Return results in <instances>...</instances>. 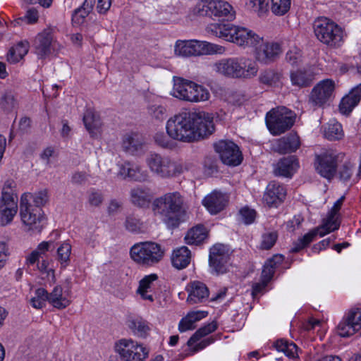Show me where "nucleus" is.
Listing matches in <instances>:
<instances>
[{"label":"nucleus","instance_id":"680f3d73","mask_svg":"<svg viewBox=\"0 0 361 361\" xmlns=\"http://www.w3.org/2000/svg\"><path fill=\"white\" fill-rule=\"evenodd\" d=\"M240 216L245 224H250L255 219L256 212L254 209L244 207L240 211Z\"/></svg>","mask_w":361,"mask_h":361},{"label":"nucleus","instance_id":"72a5a7b5","mask_svg":"<svg viewBox=\"0 0 361 361\" xmlns=\"http://www.w3.org/2000/svg\"><path fill=\"white\" fill-rule=\"evenodd\" d=\"M191 252L189 249L183 246L175 250L171 257L173 266L178 269H183L190 262Z\"/></svg>","mask_w":361,"mask_h":361},{"label":"nucleus","instance_id":"39448f33","mask_svg":"<svg viewBox=\"0 0 361 361\" xmlns=\"http://www.w3.org/2000/svg\"><path fill=\"white\" fill-rule=\"evenodd\" d=\"M164 250L158 243L145 241L135 244L130 250L131 259L138 265L150 267L163 258Z\"/></svg>","mask_w":361,"mask_h":361},{"label":"nucleus","instance_id":"dca6fc26","mask_svg":"<svg viewBox=\"0 0 361 361\" xmlns=\"http://www.w3.org/2000/svg\"><path fill=\"white\" fill-rule=\"evenodd\" d=\"M118 176L123 179H130L133 181L144 183L150 180V176L147 170L143 169L139 164L126 161L118 165Z\"/></svg>","mask_w":361,"mask_h":361},{"label":"nucleus","instance_id":"2f4dec72","mask_svg":"<svg viewBox=\"0 0 361 361\" xmlns=\"http://www.w3.org/2000/svg\"><path fill=\"white\" fill-rule=\"evenodd\" d=\"M49 192L47 189H42L34 193L26 192L22 195L20 200L32 204L34 207L42 209L49 202Z\"/></svg>","mask_w":361,"mask_h":361},{"label":"nucleus","instance_id":"4468645a","mask_svg":"<svg viewBox=\"0 0 361 361\" xmlns=\"http://www.w3.org/2000/svg\"><path fill=\"white\" fill-rule=\"evenodd\" d=\"M339 155L332 149L325 150L315 157V169L323 177L331 179L336 173Z\"/></svg>","mask_w":361,"mask_h":361},{"label":"nucleus","instance_id":"9b49d317","mask_svg":"<svg viewBox=\"0 0 361 361\" xmlns=\"http://www.w3.org/2000/svg\"><path fill=\"white\" fill-rule=\"evenodd\" d=\"M20 216L23 224L28 230L40 232L42 229L44 219L43 211L39 207H34L32 204L26 202H20Z\"/></svg>","mask_w":361,"mask_h":361},{"label":"nucleus","instance_id":"052dcab7","mask_svg":"<svg viewBox=\"0 0 361 361\" xmlns=\"http://www.w3.org/2000/svg\"><path fill=\"white\" fill-rule=\"evenodd\" d=\"M104 197L101 192L94 189L92 190L88 195V202L92 207H99L103 202Z\"/></svg>","mask_w":361,"mask_h":361},{"label":"nucleus","instance_id":"79ce46f5","mask_svg":"<svg viewBox=\"0 0 361 361\" xmlns=\"http://www.w3.org/2000/svg\"><path fill=\"white\" fill-rule=\"evenodd\" d=\"M305 56L299 47H290L286 54V61L293 66H298L305 61Z\"/></svg>","mask_w":361,"mask_h":361},{"label":"nucleus","instance_id":"ddd939ff","mask_svg":"<svg viewBox=\"0 0 361 361\" xmlns=\"http://www.w3.org/2000/svg\"><path fill=\"white\" fill-rule=\"evenodd\" d=\"M214 148L224 164L235 166L242 162V153L233 142L220 140L214 144Z\"/></svg>","mask_w":361,"mask_h":361},{"label":"nucleus","instance_id":"e433bc0d","mask_svg":"<svg viewBox=\"0 0 361 361\" xmlns=\"http://www.w3.org/2000/svg\"><path fill=\"white\" fill-rule=\"evenodd\" d=\"M282 73L276 70L267 68L261 71L259 82L269 87H276L281 83Z\"/></svg>","mask_w":361,"mask_h":361},{"label":"nucleus","instance_id":"f704fd0d","mask_svg":"<svg viewBox=\"0 0 361 361\" xmlns=\"http://www.w3.org/2000/svg\"><path fill=\"white\" fill-rule=\"evenodd\" d=\"M83 122L86 129L92 136H95L100 132L102 122L99 116L92 110L87 109L83 116Z\"/></svg>","mask_w":361,"mask_h":361},{"label":"nucleus","instance_id":"603ef678","mask_svg":"<svg viewBox=\"0 0 361 361\" xmlns=\"http://www.w3.org/2000/svg\"><path fill=\"white\" fill-rule=\"evenodd\" d=\"M36 42L39 45H51L56 42L54 35V30L51 28H46L42 32L39 33L36 37Z\"/></svg>","mask_w":361,"mask_h":361},{"label":"nucleus","instance_id":"f3484780","mask_svg":"<svg viewBox=\"0 0 361 361\" xmlns=\"http://www.w3.org/2000/svg\"><path fill=\"white\" fill-rule=\"evenodd\" d=\"M286 196L285 187L276 182L271 181L267 186L263 196L264 202L269 207H277Z\"/></svg>","mask_w":361,"mask_h":361},{"label":"nucleus","instance_id":"6e6552de","mask_svg":"<svg viewBox=\"0 0 361 361\" xmlns=\"http://www.w3.org/2000/svg\"><path fill=\"white\" fill-rule=\"evenodd\" d=\"M194 11L200 16L218 17L231 20L235 11L232 6L223 0H202L197 4Z\"/></svg>","mask_w":361,"mask_h":361},{"label":"nucleus","instance_id":"de8ad7c7","mask_svg":"<svg viewBox=\"0 0 361 361\" xmlns=\"http://www.w3.org/2000/svg\"><path fill=\"white\" fill-rule=\"evenodd\" d=\"M192 88V94L193 98H192V102L197 103L209 100L210 93L206 87L194 82Z\"/></svg>","mask_w":361,"mask_h":361},{"label":"nucleus","instance_id":"13d9d810","mask_svg":"<svg viewBox=\"0 0 361 361\" xmlns=\"http://www.w3.org/2000/svg\"><path fill=\"white\" fill-rule=\"evenodd\" d=\"M345 315L352 325L358 326L357 329L361 333V308H352Z\"/></svg>","mask_w":361,"mask_h":361},{"label":"nucleus","instance_id":"a18cd8bd","mask_svg":"<svg viewBox=\"0 0 361 361\" xmlns=\"http://www.w3.org/2000/svg\"><path fill=\"white\" fill-rule=\"evenodd\" d=\"M128 326L134 334L140 337H145L149 331L147 322L142 318H136L130 320Z\"/></svg>","mask_w":361,"mask_h":361},{"label":"nucleus","instance_id":"69168bd1","mask_svg":"<svg viewBox=\"0 0 361 361\" xmlns=\"http://www.w3.org/2000/svg\"><path fill=\"white\" fill-rule=\"evenodd\" d=\"M8 255L7 244L5 242L0 241V270L5 266Z\"/></svg>","mask_w":361,"mask_h":361},{"label":"nucleus","instance_id":"49530a36","mask_svg":"<svg viewBox=\"0 0 361 361\" xmlns=\"http://www.w3.org/2000/svg\"><path fill=\"white\" fill-rule=\"evenodd\" d=\"M324 136L329 140H340L343 137L341 125L338 122L329 123L324 130Z\"/></svg>","mask_w":361,"mask_h":361},{"label":"nucleus","instance_id":"a19ab883","mask_svg":"<svg viewBox=\"0 0 361 361\" xmlns=\"http://www.w3.org/2000/svg\"><path fill=\"white\" fill-rule=\"evenodd\" d=\"M274 347L279 351L283 353L290 358L298 357V347L293 342L284 339H279L274 343Z\"/></svg>","mask_w":361,"mask_h":361},{"label":"nucleus","instance_id":"9d476101","mask_svg":"<svg viewBox=\"0 0 361 361\" xmlns=\"http://www.w3.org/2000/svg\"><path fill=\"white\" fill-rule=\"evenodd\" d=\"M114 348L123 361H145L149 355L145 347L132 339L118 340Z\"/></svg>","mask_w":361,"mask_h":361},{"label":"nucleus","instance_id":"338daca9","mask_svg":"<svg viewBox=\"0 0 361 361\" xmlns=\"http://www.w3.org/2000/svg\"><path fill=\"white\" fill-rule=\"evenodd\" d=\"M89 14V13L86 12V11L83 10L81 7H80L75 10L72 16V20L74 23L80 25L83 22L84 19Z\"/></svg>","mask_w":361,"mask_h":361},{"label":"nucleus","instance_id":"e2e57ef3","mask_svg":"<svg viewBox=\"0 0 361 361\" xmlns=\"http://www.w3.org/2000/svg\"><path fill=\"white\" fill-rule=\"evenodd\" d=\"M353 173V165L350 162L344 163L338 171L340 179L343 181L348 180Z\"/></svg>","mask_w":361,"mask_h":361},{"label":"nucleus","instance_id":"3c124183","mask_svg":"<svg viewBox=\"0 0 361 361\" xmlns=\"http://www.w3.org/2000/svg\"><path fill=\"white\" fill-rule=\"evenodd\" d=\"M278 237L279 235L276 231H269L263 233L259 248L266 250L271 249L275 245Z\"/></svg>","mask_w":361,"mask_h":361},{"label":"nucleus","instance_id":"c85d7f7f","mask_svg":"<svg viewBox=\"0 0 361 361\" xmlns=\"http://www.w3.org/2000/svg\"><path fill=\"white\" fill-rule=\"evenodd\" d=\"M258 71L259 66L255 61L250 58L239 57V79L254 78L257 75Z\"/></svg>","mask_w":361,"mask_h":361},{"label":"nucleus","instance_id":"37998d69","mask_svg":"<svg viewBox=\"0 0 361 361\" xmlns=\"http://www.w3.org/2000/svg\"><path fill=\"white\" fill-rule=\"evenodd\" d=\"M71 245L67 242H63L57 248L56 259L60 263L61 268H66L70 263Z\"/></svg>","mask_w":361,"mask_h":361},{"label":"nucleus","instance_id":"ea45409f","mask_svg":"<svg viewBox=\"0 0 361 361\" xmlns=\"http://www.w3.org/2000/svg\"><path fill=\"white\" fill-rule=\"evenodd\" d=\"M216 329L217 324L216 322H212L207 324L195 332V334L188 341L187 345L189 347H191L194 343L199 341L203 337L207 336V335L215 331Z\"/></svg>","mask_w":361,"mask_h":361},{"label":"nucleus","instance_id":"20e7f679","mask_svg":"<svg viewBox=\"0 0 361 361\" xmlns=\"http://www.w3.org/2000/svg\"><path fill=\"white\" fill-rule=\"evenodd\" d=\"M145 163L152 173L161 178L176 177L186 169L183 163L154 152H151L146 157Z\"/></svg>","mask_w":361,"mask_h":361},{"label":"nucleus","instance_id":"423d86ee","mask_svg":"<svg viewBox=\"0 0 361 361\" xmlns=\"http://www.w3.org/2000/svg\"><path fill=\"white\" fill-rule=\"evenodd\" d=\"M295 114L285 106L271 109L266 115V123L273 135H279L289 130L294 124Z\"/></svg>","mask_w":361,"mask_h":361},{"label":"nucleus","instance_id":"7ed1b4c3","mask_svg":"<svg viewBox=\"0 0 361 361\" xmlns=\"http://www.w3.org/2000/svg\"><path fill=\"white\" fill-rule=\"evenodd\" d=\"M154 204L162 209L165 216L164 221L169 227H177L184 221L186 209L183 197L179 192H168L156 199Z\"/></svg>","mask_w":361,"mask_h":361},{"label":"nucleus","instance_id":"bf43d9fd","mask_svg":"<svg viewBox=\"0 0 361 361\" xmlns=\"http://www.w3.org/2000/svg\"><path fill=\"white\" fill-rule=\"evenodd\" d=\"M170 138L163 132L157 133L154 137L155 142L161 147L166 149H171L173 147V143Z\"/></svg>","mask_w":361,"mask_h":361},{"label":"nucleus","instance_id":"c9c22d12","mask_svg":"<svg viewBox=\"0 0 361 361\" xmlns=\"http://www.w3.org/2000/svg\"><path fill=\"white\" fill-rule=\"evenodd\" d=\"M208 232L203 225H197L190 228L185 236L188 245H199L207 237Z\"/></svg>","mask_w":361,"mask_h":361},{"label":"nucleus","instance_id":"393cba45","mask_svg":"<svg viewBox=\"0 0 361 361\" xmlns=\"http://www.w3.org/2000/svg\"><path fill=\"white\" fill-rule=\"evenodd\" d=\"M299 163L295 156H288L281 159L275 165L274 173L276 176L291 177L298 170Z\"/></svg>","mask_w":361,"mask_h":361},{"label":"nucleus","instance_id":"c756f323","mask_svg":"<svg viewBox=\"0 0 361 361\" xmlns=\"http://www.w3.org/2000/svg\"><path fill=\"white\" fill-rule=\"evenodd\" d=\"M144 145V140L141 135L137 133L126 134L122 140L123 150L132 154L141 150Z\"/></svg>","mask_w":361,"mask_h":361},{"label":"nucleus","instance_id":"5fc2aeb1","mask_svg":"<svg viewBox=\"0 0 361 361\" xmlns=\"http://www.w3.org/2000/svg\"><path fill=\"white\" fill-rule=\"evenodd\" d=\"M269 0H249V6L261 17L268 11Z\"/></svg>","mask_w":361,"mask_h":361},{"label":"nucleus","instance_id":"4c0bfd02","mask_svg":"<svg viewBox=\"0 0 361 361\" xmlns=\"http://www.w3.org/2000/svg\"><path fill=\"white\" fill-rule=\"evenodd\" d=\"M49 302L55 308L64 309L71 304V300L63 296L61 286H56L49 293Z\"/></svg>","mask_w":361,"mask_h":361},{"label":"nucleus","instance_id":"6e6d98bb","mask_svg":"<svg viewBox=\"0 0 361 361\" xmlns=\"http://www.w3.org/2000/svg\"><path fill=\"white\" fill-rule=\"evenodd\" d=\"M148 114L157 121H163L166 116V109L161 105H151L148 107Z\"/></svg>","mask_w":361,"mask_h":361},{"label":"nucleus","instance_id":"0eeeda50","mask_svg":"<svg viewBox=\"0 0 361 361\" xmlns=\"http://www.w3.org/2000/svg\"><path fill=\"white\" fill-rule=\"evenodd\" d=\"M314 32L317 38L323 44H336L343 42L346 36L344 30L329 18H318L314 23Z\"/></svg>","mask_w":361,"mask_h":361},{"label":"nucleus","instance_id":"6ab92c4d","mask_svg":"<svg viewBox=\"0 0 361 361\" xmlns=\"http://www.w3.org/2000/svg\"><path fill=\"white\" fill-rule=\"evenodd\" d=\"M175 54L180 56H199L202 55L221 54L224 47H175Z\"/></svg>","mask_w":361,"mask_h":361},{"label":"nucleus","instance_id":"f8f14e48","mask_svg":"<svg viewBox=\"0 0 361 361\" xmlns=\"http://www.w3.org/2000/svg\"><path fill=\"white\" fill-rule=\"evenodd\" d=\"M335 87L336 83L333 80H321L312 90L309 99L310 102L314 106H323L333 97Z\"/></svg>","mask_w":361,"mask_h":361},{"label":"nucleus","instance_id":"a878e982","mask_svg":"<svg viewBox=\"0 0 361 361\" xmlns=\"http://www.w3.org/2000/svg\"><path fill=\"white\" fill-rule=\"evenodd\" d=\"M131 203L138 207H149L153 199V194L149 188L137 186L130 192Z\"/></svg>","mask_w":361,"mask_h":361},{"label":"nucleus","instance_id":"4be33fe9","mask_svg":"<svg viewBox=\"0 0 361 361\" xmlns=\"http://www.w3.org/2000/svg\"><path fill=\"white\" fill-rule=\"evenodd\" d=\"M17 200L6 194L0 200V222L5 226L11 222L17 213Z\"/></svg>","mask_w":361,"mask_h":361},{"label":"nucleus","instance_id":"c03bdc74","mask_svg":"<svg viewBox=\"0 0 361 361\" xmlns=\"http://www.w3.org/2000/svg\"><path fill=\"white\" fill-rule=\"evenodd\" d=\"M357 328L358 326L355 324L353 326L348 321V317L345 315L337 326V333L341 337H350L360 332Z\"/></svg>","mask_w":361,"mask_h":361},{"label":"nucleus","instance_id":"7c9ffc66","mask_svg":"<svg viewBox=\"0 0 361 361\" xmlns=\"http://www.w3.org/2000/svg\"><path fill=\"white\" fill-rule=\"evenodd\" d=\"M281 52V47H257L255 57L262 63H269L277 59Z\"/></svg>","mask_w":361,"mask_h":361},{"label":"nucleus","instance_id":"864d4df0","mask_svg":"<svg viewBox=\"0 0 361 361\" xmlns=\"http://www.w3.org/2000/svg\"><path fill=\"white\" fill-rule=\"evenodd\" d=\"M16 105L15 96L11 91L5 92L0 99V106L4 111H10L13 110Z\"/></svg>","mask_w":361,"mask_h":361},{"label":"nucleus","instance_id":"412c9836","mask_svg":"<svg viewBox=\"0 0 361 361\" xmlns=\"http://www.w3.org/2000/svg\"><path fill=\"white\" fill-rule=\"evenodd\" d=\"M228 202V196L217 190H214L202 200L203 205L212 214H216L224 210Z\"/></svg>","mask_w":361,"mask_h":361},{"label":"nucleus","instance_id":"a211bd4d","mask_svg":"<svg viewBox=\"0 0 361 361\" xmlns=\"http://www.w3.org/2000/svg\"><path fill=\"white\" fill-rule=\"evenodd\" d=\"M186 290L188 293L187 302L191 305L205 302L209 297V288L200 281H190L186 287Z\"/></svg>","mask_w":361,"mask_h":361},{"label":"nucleus","instance_id":"bb28decb","mask_svg":"<svg viewBox=\"0 0 361 361\" xmlns=\"http://www.w3.org/2000/svg\"><path fill=\"white\" fill-rule=\"evenodd\" d=\"M361 100V84L354 87L343 97L339 104V111L343 114H349Z\"/></svg>","mask_w":361,"mask_h":361},{"label":"nucleus","instance_id":"f03ea898","mask_svg":"<svg viewBox=\"0 0 361 361\" xmlns=\"http://www.w3.org/2000/svg\"><path fill=\"white\" fill-rule=\"evenodd\" d=\"M207 31L217 37L237 45H269L268 42H264L262 37L253 31L233 24L212 23L207 27Z\"/></svg>","mask_w":361,"mask_h":361},{"label":"nucleus","instance_id":"473e14b6","mask_svg":"<svg viewBox=\"0 0 361 361\" xmlns=\"http://www.w3.org/2000/svg\"><path fill=\"white\" fill-rule=\"evenodd\" d=\"M290 78L292 85L299 87L310 86L314 79V74L306 69L291 71Z\"/></svg>","mask_w":361,"mask_h":361},{"label":"nucleus","instance_id":"5701e85b","mask_svg":"<svg viewBox=\"0 0 361 361\" xmlns=\"http://www.w3.org/2000/svg\"><path fill=\"white\" fill-rule=\"evenodd\" d=\"M216 72L231 78L239 79V57L220 60L214 64Z\"/></svg>","mask_w":361,"mask_h":361},{"label":"nucleus","instance_id":"09e8293b","mask_svg":"<svg viewBox=\"0 0 361 361\" xmlns=\"http://www.w3.org/2000/svg\"><path fill=\"white\" fill-rule=\"evenodd\" d=\"M27 52V47H11L7 53V61L11 63H16L19 62Z\"/></svg>","mask_w":361,"mask_h":361},{"label":"nucleus","instance_id":"f257e3e1","mask_svg":"<svg viewBox=\"0 0 361 361\" xmlns=\"http://www.w3.org/2000/svg\"><path fill=\"white\" fill-rule=\"evenodd\" d=\"M166 130L171 139L189 143L211 135L214 124L208 113L185 111L171 117L166 123Z\"/></svg>","mask_w":361,"mask_h":361},{"label":"nucleus","instance_id":"58836bf2","mask_svg":"<svg viewBox=\"0 0 361 361\" xmlns=\"http://www.w3.org/2000/svg\"><path fill=\"white\" fill-rule=\"evenodd\" d=\"M282 260L283 257L281 255H275L265 262L262 271V281H264L265 283H268L270 281L275 272L276 264L282 262Z\"/></svg>","mask_w":361,"mask_h":361},{"label":"nucleus","instance_id":"2eb2a0df","mask_svg":"<svg viewBox=\"0 0 361 361\" xmlns=\"http://www.w3.org/2000/svg\"><path fill=\"white\" fill-rule=\"evenodd\" d=\"M230 257L228 250L222 244L214 245L209 251V266L216 274L227 271Z\"/></svg>","mask_w":361,"mask_h":361},{"label":"nucleus","instance_id":"aec40b11","mask_svg":"<svg viewBox=\"0 0 361 361\" xmlns=\"http://www.w3.org/2000/svg\"><path fill=\"white\" fill-rule=\"evenodd\" d=\"M300 146L299 137L295 133H290L271 142V149L279 154L295 152Z\"/></svg>","mask_w":361,"mask_h":361},{"label":"nucleus","instance_id":"cd10ccee","mask_svg":"<svg viewBox=\"0 0 361 361\" xmlns=\"http://www.w3.org/2000/svg\"><path fill=\"white\" fill-rule=\"evenodd\" d=\"M158 276L156 274H151L145 276L140 281L139 286L136 290L142 300H149L152 302L154 300L152 292L154 288V283L157 281Z\"/></svg>","mask_w":361,"mask_h":361},{"label":"nucleus","instance_id":"774afa93","mask_svg":"<svg viewBox=\"0 0 361 361\" xmlns=\"http://www.w3.org/2000/svg\"><path fill=\"white\" fill-rule=\"evenodd\" d=\"M24 19L28 24H34L38 21L39 13L35 8L28 9L24 16Z\"/></svg>","mask_w":361,"mask_h":361},{"label":"nucleus","instance_id":"4d7b16f0","mask_svg":"<svg viewBox=\"0 0 361 361\" xmlns=\"http://www.w3.org/2000/svg\"><path fill=\"white\" fill-rule=\"evenodd\" d=\"M126 228L130 232L139 233L142 231V223L137 218L129 216L126 220Z\"/></svg>","mask_w":361,"mask_h":361},{"label":"nucleus","instance_id":"0e129e2a","mask_svg":"<svg viewBox=\"0 0 361 361\" xmlns=\"http://www.w3.org/2000/svg\"><path fill=\"white\" fill-rule=\"evenodd\" d=\"M35 53L39 59H44L54 54L52 47H35Z\"/></svg>","mask_w":361,"mask_h":361},{"label":"nucleus","instance_id":"b1692460","mask_svg":"<svg viewBox=\"0 0 361 361\" xmlns=\"http://www.w3.org/2000/svg\"><path fill=\"white\" fill-rule=\"evenodd\" d=\"M193 84L192 81L178 78L174 82L171 95L178 99L192 102Z\"/></svg>","mask_w":361,"mask_h":361},{"label":"nucleus","instance_id":"1a4fd4ad","mask_svg":"<svg viewBox=\"0 0 361 361\" xmlns=\"http://www.w3.org/2000/svg\"><path fill=\"white\" fill-rule=\"evenodd\" d=\"M339 226L340 222L338 221V216L329 213L327 217L324 219V222L322 226L313 229L293 243L291 252H299L313 241L317 235L322 237L330 232L337 230Z\"/></svg>","mask_w":361,"mask_h":361},{"label":"nucleus","instance_id":"8fccbe9b","mask_svg":"<svg viewBox=\"0 0 361 361\" xmlns=\"http://www.w3.org/2000/svg\"><path fill=\"white\" fill-rule=\"evenodd\" d=\"M271 10L276 16L286 14L290 8L291 0H271Z\"/></svg>","mask_w":361,"mask_h":361}]
</instances>
